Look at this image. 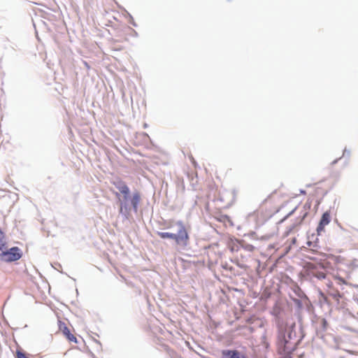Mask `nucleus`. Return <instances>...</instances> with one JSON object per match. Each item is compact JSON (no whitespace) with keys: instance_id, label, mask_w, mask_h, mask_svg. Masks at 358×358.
Listing matches in <instances>:
<instances>
[{"instance_id":"dca6fc26","label":"nucleus","mask_w":358,"mask_h":358,"mask_svg":"<svg viewBox=\"0 0 358 358\" xmlns=\"http://www.w3.org/2000/svg\"><path fill=\"white\" fill-rule=\"evenodd\" d=\"M189 159L191 160L193 165L196 166V161L192 155L189 156Z\"/></svg>"},{"instance_id":"4468645a","label":"nucleus","mask_w":358,"mask_h":358,"mask_svg":"<svg viewBox=\"0 0 358 358\" xmlns=\"http://www.w3.org/2000/svg\"><path fill=\"white\" fill-rule=\"evenodd\" d=\"M320 296L324 303H328L327 297L323 293L321 292Z\"/></svg>"},{"instance_id":"9d476101","label":"nucleus","mask_w":358,"mask_h":358,"mask_svg":"<svg viewBox=\"0 0 358 358\" xmlns=\"http://www.w3.org/2000/svg\"><path fill=\"white\" fill-rule=\"evenodd\" d=\"M6 241L3 231L0 229V251L6 249Z\"/></svg>"},{"instance_id":"f03ea898","label":"nucleus","mask_w":358,"mask_h":358,"mask_svg":"<svg viewBox=\"0 0 358 358\" xmlns=\"http://www.w3.org/2000/svg\"><path fill=\"white\" fill-rule=\"evenodd\" d=\"M171 226H176L178 227V233L171 232H157V235L163 239L170 238L175 241L176 244L182 248H186L189 243V236L187 229L182 221H171L170 225L167 228H170Z\"/></svg>"},{"instance_id":"a211bd4d","label":"nucleus","mask_w":358,"mask_h":358,"mask_svg":"<svg viewBox=\"0 0 358 358\" xmlns=\"http://www.w3.org/2000/svg\"><path fill=\"white\" fill-rule=\"evenodd\" d=\"M115 196L117 199H120V194L119 192H115Z\"/></svg>"},{"instance_id":"6ab92c4d","label":"nucleus","mask_w":358,"mask_h":358,"mask_svg":"<svg viewBox=\"0 0 358 358\" xmlns=\"http://www.w3.org/2000/svg\"><path fill=\"white\" fill-rule=\"evenodd\" d=\"M357 353H358V352H357Z\"/></svg>"},{"instance_id":"6e6552de","label":"nucleus","mask_w":358,"mask_h":358,"mask_svg":"<svg viewBox=\"0 0 358 358\" xmlns=\"http://www.w3.org/2000/svg\"><path fill=\"white\" fill-rule=\"evenodd\" d=\"M222 358H246L237 350H225L222 352Z\"/></svg>"},{"instance_id":"20e7f679","label":"nucleus","mask_w":358,"mask_h":358,"mask_svg":"<svg viewBox=\"0 0 358 358\" xmlns=\"http://www.w3.org/2000/svg\"><path fill=\"white\" fill-rule=\"evenodd\" d=\"M21 253L20 249L17 247H13L10 250L6 249L1 251V258L2 260L6 262H14L21 258Z\"/></svg>"},{"instance_id":"f3484780","label":"nucleus","mask_w":358,"mask_h":358,"mask_svg":"<svg viewBox=\"0 0 358 358\" xmlns=\"http://www.w3.org/2000/svg\"><path fill=\"white\" fill-rule=\"evenodd\" d=\"M122 210H123V203H121L120 209V213H122Z\"/></svg>"},{"instance_id":"1a4fd4ad","label":"nucleus","mask_w":358,"mask_h":358,"mask_svg":"<svg viewBox=\"0 0 358 358\" xmlns=\"http://www.w3.org/2000/svg\"><path fill=\"white\" fill-rule=\"evenodd\" d=\"M141 201V195L139 192H136L133 194V196L131 199V205L135 211H137L138 205Z\"/></svg>"},{"instance_id":"423d86ee","label":"nucleus","mask_w":358,"mask_h":358,"mask_svg":"<svg viewBox=\"0 0 358 358\" xmlns=\"http://www.w3.org/2000/svg\"><path fill=\"white\" fill-rule=\"evenodd\" d=\"M331 221V216L329 212H325L323 213L320 223L317 227V234H320V233L324 231L325 226L329 224Z\"/></svg>"},{"instance_id":"9b49d317","label":"nucleus","mask_w":358,"mask_h":358,"mask_svg":"<svg viewBox=\"0 0 358 358\" xmlns=\"http://www.w3.org/2000/svg\"><path fill=\"white\" fill-rule=\"evenodd\" d=\"M312 273L313 276L316 277L318 279H324L326 277V274L323 271H316L313 272Z\"/></svg>"},{"instance_id":"39448f33","label":"nucleus","mask_w":358,"mask_h":358,"mask_svg":"<svg viewBox=\"0 0 358 358\" xmlns=\"http://www.w3.org/2000/svg\"><path fill=\"white\" fill-rule=\"evenodd\" d=\"M111 183L119 190L120 193L123 194L124 199L126 200L130 193L129 188L126 182L120 178H116L111 181Z\"/></svg>"},{"instance_id":"f257e3e1","label":"nucleus","mask_w":358,"mask_h":358,"mask_svg":"<svg viewBox=\"0 0 358 358\" xmlns=\"http://www.w3.org/2000/svg\"><path fill=\"white\" fill-rule=\"evenodd\" d=\"M278 204L273 198L270 196L259 205L256 210L249 215L248 218L250 221L254 222L257 227H260L275 213L278 212Z\"/></svg>"},{"instance_id":"ddd939ff","label":"nucleus","mask_w":358,"mask_h":358,"mask_svg":"<svg viewBox=\"0 0 358 358\" xmlns=\"http://www.w3.org/2000/svg\"><path fill=\"white\" fill-rule=\"evenodd\" d=\"M331 295L334 296V299L338 300L339 298L341 297V294H339V292L338 291H336L335 293L334 294H331Z\"/></svg>"},{"instance_id":"f8f14e48","label":"nucleus","mask_w":358,"mask_h":358,"mask_svg":"<svg viewBox=\"0 0 358 358\" xmlns=\"http://www.w3.org/2000/svg\"><path fill=\"white\" fill-rule=\"evenodd\" d=\"M16 358H29L28 356L21 350L16 351Z\"/></svg>"},{"instance_id":"2eb2a0df","label":"nucleus","mask_w":358,"mask_h":358,"mask_svg":"<svg viewBox=\"0 0 358 358\" xmlns=\"http://www.w3.org/2000/svg\"><path fill=\"white\" fill-rule=\"evenodd\" d=\"M335 279L336 280H338L339 281V283L340 284H345V281L341 277H335Z\"/></svg>"},{"instance_id":"7ed1b4c3","label":"nucleus","mask_w":358,"mask_h":358,"mask_svg":"<svg viewBox=\"0 0 358 358\" xmlns=\"http://www.w3.org/2000/svg\"><path fill=\"white\" fill-rule=\"evenodd\" d=\"M278 352L280 355H285V358H292L291 355L296 349V343L291 341V334L287 337L285 333L280 332L277 341Z\"/></svg>"},{"instance_id":"0eeeda50","label":"nucleus","mask_w":358,"mask_h":358,"mask_svg":"<svg viewBox=\"0 0 358 358\" xmlns=\"http://www.w3.org/2000/svg\"><path fill=\"white\" fill-rule=\"evenodd\" d=\"M59 330L63 333V334L66 337V338L71 342H73L75 343H77L78 341L76 337L72 334L69 330V329L67 327V326L65 324V323L60 322L59 325Z\"/></svg>"}]
</instances>
